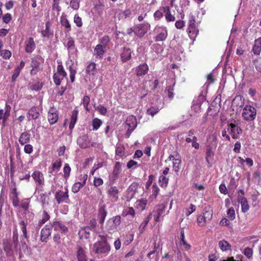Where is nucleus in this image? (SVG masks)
<instances>
[{
	"label": "nucleus",
	"mask_w": 261,
	"mask_h": 261,
	"mask_svg": "<svg viewBox=\"0 0 261 261\" xmlns=\"http://www.w3.org/2000/svg\"><path fill=\"white\" fill-rule=\"evenodd\" d=\"M89 226L90 229L91 230L93 231H96L97 230V223L96 220L95 218H93L91 220H90L89 222Z\"/></svg>",
	"instance_id": "nucleus-43"
},
{
	"label": "nucleus",
	"mask_w": 261,
	"mask_h": 261,
	"mask_svg": "<svg viewBox=\"0 0 261 261\" xmlns=\"http://www.w3.org/2000/svg\"><path fill=\"white\" fill-rule=\"evenodd\" d=\"M160 109L156 107H151L147 109V114L151 115V116H153L156 113L159 112Z\"/></svg>",
	"instance_id": "nucleus-47"
},
{
	"label": "nucleus",
	"mask_w": 261,
	"mask_h": 261,
	"mask_svg": "<svg viewBox=\"0 0 261 261\" xmlns=\"http://www.w3.org/2000/svg\"><path fill=\"white\" fill-rule=\"evenodd\" d=\"M32 176L35 181L37 182L39 185H42L43 184L44 177L43 174L40 171H34L32 174Z\"/></svg>",
	"instance_id": "nucleus-24"
},
{
	"label": "nucleus",
	"mask_w": 261,
	"mask_h": 261,
	"mask_svg": "<svg viewBox=\"0 0 261 261\" xmlns=\"http://www.w3.org/2000/svg\"><path fill=\"white\" fill-rule=\"evenodd\" d=\"M30 139V135L27 132H23L19 138V142L21 145H23L29 142Z\"/></svg>",
	"instance_id": "nucleus-29"
},
{
	"label": "nucleus",
	"mask_w": 261,
	"mask_h": 261,
	"mask_svg": "<svg viewBox=\"0 0 261 261\" xmlns=\"http://www.w3.org/2000/svg\"><path fill=\"white\" fill-rule=\"evenodd\" d=\"M3 248L6 255L8 256H11L13 254L14 246L8 241H6L3 244Z\"/></svg>",
	"instance_id": "nucleus-22"
},
{
	"label": "nucleus",
	"mask_w": 261,
	"mask_h": 261,
	"mask_svg": "<svg viewBox=\"0 0 261 261\" xmlns=\"http://www.w3.org/2000/svg\"><path fill=\"white\" fill-rule=\"evenodd\" d=\"M102 121L101 120L95 118L92 121V129L94 131L97 130L102 125Z\"/></svg>",
	"instance_id": "nucleus-33"
},
{
	"label": "nucleus",
	"mask_w": 261,
	"mask_h": 261,
	"mask_svg": "<svg viewBox=\"0 0 261 261\" xmlns=\"http://www.w3.org/2000/svg\"><path fill=\"white\" fill-rule=\"evenodd\" d=\"M110 41L109 37L108 36H105L99 39V44H98L101 45V46L106 48L107 45L110 42Z\"/></svg>",
	"instance_id": "nucleus-40"
},
{
	"label": "nucleus",
	"mask_w": 261,
	"mask_h": 261,
	"mask_svg": "<svg viewBox=\"0 0 261 261\" xmlns=\"http://www.w3.org/2000/svg\"><path fill=\"white\" fill-rule=\"evenodd\" d=\"M90 230L89 226H85L79 231V234L81 237L88 239L89 237Z\"/></svg>",
	"instance_id": "nucleus-32"
},
{
	"label": "nucleus",
	"mask_w": 261,
	"mask_h": 261,
	"mask_svg": "<svg viewBox=\"0 0 261 261\" xmlns=\"http://www.w3.org/2000/svg\"><path fill=\"white\" fill-rule=\"evenodd\" d=\"M61 23L62 26L68 29V31L71 30L70 24H69V21L66 19L65 17L63 16L61 18Z\"/></svg>",
	"instance_id": "nucleus-44"
},
{
	"label": "nucleus",
	"mask_w": 261,
	"mask_h": 261,
	"mask_svg": "<svg viewBox=\"0 0 261 261\" xmlns=\"http://www.w3.org/2000/svg\"><path fill=\"white\" fill-rule=\"evenodd\" d=\"M203 218H205L206 221L210 220L212 218L213 213L212 211L210 210V208H205L203 210Z\"/></svg>",
	"instance_id": "nucleus-39"
},
{
	"label": "nucleus",
	"mask_w": 261,
	"mask_h": 261,
	"mask_svg": "<svg viewBox=\"0 0 261 261\" xmlns=\"http://www.w3.org/2000/svg\"><path fill=\"white\" fill-rule=\"evenodd\" d=\"M83 186H84L82 184V182H76L72 186V191L74 193H76Z\"/></svg>",
	"instance_id": "nucleus-46"
},
{
	"label": "nucleus",
	"mask_w": 261,
	"mask_h": 261,
	"mask_svg": "<svg viewBox=\"0 0 261 261\" xmlns=\"http://www.w3.org/2000/svg\"><path fill=\"white\" fill-rule=\"evenodd\" d=\"M25 63L23 61H21L19 65L16 67V68L14 69V73L12 76V79L13 81H15L16 78L19 75L20 72L21 70L24 67Z\"/></svg>",
	"instance_id": "nucleus-28"
},
{
	"label": "nucleus",
	"mask_w": 261,
	"mask_h": 261,
	"mask_svg": "<svg viewBox=\"0 0 261 261\" xmlns=\"http://www.w3.org/2000/svg\"><path fill=\"white\" fill-rule=\"evenodd\" d=\"M200 21L196 19L195 16L191 13L189 16L187 32L190 37L195 38L198 33V25Z\"/></svg>",
	"instance_id": "nucleus-2"
},
{
	"label": "nucleus",
	"mask_w": 261,
	"mask_h": 261,
	"mask_svg": "<svg viewBox=\"0 0 261 261\" xmlns=\"http://www.w3.org/2000/svg\"><path fill=\"white\" fill-rule=\"evenodd\" d=\"M253 50L255 54H259L260 53L261 50V37L255 40Z\"/></svg>",
	"instance_id": "nucleus-35"
},
{
	"label": "nucleus",
	"mask_w": 261,
	"mask_h": 261,
	"mask_svg": "<svg viewBox=\"0 0 261 261\" xmlns=\"http://www.w3.org/2000/svg\"><path fill=\"white\" fill-rule=\"evenodd\" d=\"M244 254L248 258H250L253 254V250L249 247H246L244 249Z\"/></svg>",
	"instance_id": "nucleus-54"
},
{
	"label": "nucleus",
	"mask_w": 261,
	"mask_h": 261,
	"mask_svg": "<svg viewBox=\"0 0 261 261\" xmlns=\"http://www.w3.org/2000/svg\"><path fill=\"white\" fill-rule=\"evenodd\" d=\"M163 11L162 10V7L159 10L156 11L153 14L154 19L155 20H159L163 16Z\"/></svg>",
	"instance_id": "nucleus-50"
},
{
	"label": "nucleus",
	"mask_w": 261,
	"mask_h": 261,
	"mask_svg": "<svg viewBox=\"0 0 261 261\" xmlns=\"http://www.w3.org/2000/svg\"><path fill=\"white\" fill-rule=\"evenodd\" d=\"M11 107L6 104L5 109H0V120L7 119L10 115Z\"/></svg>",
	"instance_id": "nucleus-20"
},
{
	"label": "nucleus",
	"mask_w": 261,
	"mask_h": 261,
	"mask_svg": "<svg viewBox=\"0 0 261 261\" xmlns=\"http://www.w3.org/2000/svg\"><path fill=\"white\" fill-rule=\"evenodd\" d=\"M76 256L78 259V261H86L87 257L85 253V251L83 248L79 246L77 248V250L76 251Z\"/></svg>",
	"instance_id": "nucleus-26"
},
{
	"label": "nucleus",
	"mask_w": 261,
	"mask_h": 261,
	"mask_svg": "<svg viewBox=\"0 0 261 261\" xmlns=\"http://www.w3.org/2000/svg\"><path fill=\"white\" fill-rule=\"evenodd\" d=\"M241 204V208H242V211L243 213L247 212L249 209V205L248 203L247 200H245V201H243V202L240 203Z\"/></svg>",
	"instance_id": "nucleus-51"
},
{
	"label": "nucleus",
	"mask_w": 261,
	"mask_h": 261,
	"mask_svg": "<svg viewBox=\"0 0 261 261\" xmlns=\"http://www.w3.org/2000/svg\"><path fill=\"white\" fill-rule=\"evenodd\" d=\"M218 245L221 250L223 251H226L231 249L230 244L224 240L220 241Z\"/></svg>",
	"instance_id": "nucleus-31"
},
{
	"label": "nucleus",
	"mask_w": 261,
	"mask_h": 261,
	"mask_svg": "<svg viewBox=\"0 0 261 261\" xmlns=\"http://www.w3.org/2000/svg\"><path fill=\"white\" fill-rule=\"evenodd\" d=\"M77 143L82 148H89L93 145L92 142L87 135H83L79 137L77 140Z\"/></svg>",
	"instance_id": "nucleus-11"
},
{
	"label": "nucleus",
	"mask_w": 261,
	"mask_h": 261,
	"mask_svg": "<svg viewBox=\"0 0 261 261\" xmlns=\"http://www.w3.org/2000/svg\"><path fill=\"white\" fill-rule=\"evenodd\" d=\"M256 114V109L251 106L247 105L243 110L242 116L246 121L253 120L255 118Z\"/></svg>",
	"instance_id": "nucleus-6"
},
{
	"label": "nucleus",
	"mask_w": 261,
	"mask_h": 261,
	"mask_svg": "<svg viewBox=\"0 0 261 261\" xmlns=\"http://www.w3.org/2000/svg\"><path fill=\"white\" fill-rule=\"evenodd\" d=\"M70 7L74 10H77L79 8V2L77 0H71Z\"/></svg>",
	"instance_id": "nucleus-62"
},
{
	"label": "nucleus",
	"mask_w": 261,
	"mask_h": 261,
	"mask_svg": "<svg viewBox=\"0 0 261 261\" xmlns=\"http://www.w3.org/2000/svg\"><path fill=\"white\" fill-rule=\"evenodd\" d=\"M180 241L184 245H186L187 246V249H190L191 246L190 245L187 244L186 241L185 240V236H184V230L182 229L180 232Z\"/></svg>",
	"instance_id": "nucleus-59"
},
{
	"label": "nucleus",
	"mask_w": 261,
	"mask_h": 261,
	"mask_svg": "<svg viewBox=\"0 0 261 261\" xmlns=\"http://www.w3.org/2000/svg\"><path fill=\"white\" fill-rule=\"evenodd\" d=\"M100 240L95 243L93 247V251L96 254H107L111 249L110 245L108 244L107 237L103 235H99Z\"/></svg>",
	"instance_id": "nucleus-1"
},
{
	"label": "nucleus",
	"mask_w": 261,
	"mask_h": 261,
	"mask_svg": "<svg viewBox=\"0 0 261 261\" xmlns=\"http://www.w3.org/2000/svg\"><path fill=\"white\" fill-rule=\"evenodd\" d=\"M227 215L230 220H233L235 218V212L233 207H230L227 211Z\"/></svg>",
	"instance_id": "nucleus-56"
},
{
	"label": "nucleus",
	"mask_w": 261,
	"mask_h": 261,
	"mask_svg": "<svg viewBox=\"0 0 261 261\" xmlns=\"http://www.w3.org/2000/svg\"><path fill=\"white\" fill-rule=\"evenodd\" d=\"M11 52L7 49L1 51V56L5 59H9L11 57Z\"/></svg>",
	"instance_id": "nucleus-55"
},
{
	"label": "nucleus",
	"mask_w": 261,
	"mask_h": 261,
	"mask_svg": "<svg viewBox=\"0 0 261 261\" xmlns=\"http://www.w3.org/2000/svg\"><path fill=\"white\" fill-rule=\"evenodd\" d=\"M25 51L27 53H31L36 48V45L32 37H30L25 42Z\"/></svg>",
	"instance_id": "nucleus-18"
},
{
	"label": "nucleus",
	"mask_w": 261,
	"mask_h": 261,
	"mask_svg": "<svg viewBox=\"0 0 261 261\" xmlns=\"http://www.w3.org/2000/svg\"><path fill=\"white\" fill-rule=\"evenodd\" d=\"M107 214L108 212L106 210V206L105 205H103L99 208L98 211V217L99 219V223L101 225V227L103 225Z\"/></svg>",
	"instance_id": "nucleus-15"
},
{
	"label": "nucleus",
	"mask_w": 261,
	"mask_h": 261,
	"mask_svg": "<svg viewBox=\"0 0 261 261\" xmlns=\"http://www.w3.org/2000/svg\"><path fill=\"white\" fill-rule=\"evenodd\" d=\"M159 181L161 187H166L168 182V179L166 177L161 175L159 177Z\"/></svg>",
	"instance_id": "nucleus-48"
},
{
	"label": "nucleus",
	"mask_w": 261,
	"mask_h": 261,
	"mask_svg": "<svg viewBox=\"0 0 261 261\" xmlns=\"http://www.w3.org/2000/svg\"><path fill=\"white\" fill-rule=\"evenodd\" d=\"M124 147L121 145H117L116 148V156L117 160L122 158L124 155Z\"/></svg>",
	"instance_id": "nucleus-36"
},
{
	"label": "nucleus",
	"mask_w": 261,
	"mask_h": 261,
	"mask_svg": "<svg viewBox=\"0 0 261 261\" xmlns=\"http://www.w3.org/2000/svg\"><path fill=\"white\" fill-rule=\"evenodd\" d=\"M58 111L54 107L50 108L48 112L47 120L50 125L55 124L58 120Z\"/></svg>",
	"instance_id": "nucleus-12"
},
{
	"label": "nucleus",
	"mask_w": 261,
	"mask_h": 261,
	"mask_svg": "<svg viewBox=\"0 0 261 261\" xmlns=\"http://www.w3.org/2000/svg\"><path fill=\"white\" fill-rule=\"evenodd\" d=\"M138 187L139 184L137 182H134L130 185L128 189L130 191L136 193L138 191Z\"/></svg>",
	"instance_id": "nucleus-64"
},
{
	"label": "nucleus",
	"mask_w": 261,
	"mask_h": 261,
	"mask_svg": "<svg viewBox=\"0 0 261 261\" xmlns=\"http://www.w3.org/2000/svg\"><path fill=\"white\" fill-rule=\"evenodd\" d=\"M50 226L51 229H53L56 231H59L62 233H66L68 230L67 227L58 221L53 222Z\"/></svg>",
	"instance_id": "nucleus-13"
},
{
	"label": "nucleus",
	"mask_w": 261,
	"mask_h": 261,
	"mask_svg": "<svg viewBox=\"0 0 261 261\" xmlns=\"http://www.w3.org/2000/svg\"><path fill=\"white\" fill-rule=\"evenodd\" d=\"M162 10L165 14V19L167 22H173L175 20V17L171 13L170 9L169 6L162 7Z\"/></svg>",
	"instance_id": "nucleus-17"
},
{
	"label": "nucleus",
	"mask_w": 261,
	"mask_h": 261,
	"mask_svg": "<svg viewBox=\"0 0 261 261\" xmlns=\"http://www.w3.org/2000/svg\"><path fill=\"white\" fill-rule=\"evenodd\" d=\"M121 223V217L117 215L109 219L107 223L106 228L107 231L111 233L114 232Z\"/></svg>",
	"instance_id": "nucleus-3"
},
{
	"label": "nucleus",
	"mask_w": 261,
	"mask_h": 261,
	"mask_svg": "<svg viewBox=\"0 0 261 261\" xmlns=\"http://www.w3.org/2000/svg\"><path fill=\"white\" fill-rule=\"evenodd\" d=\"M150 25L148 23H141L136 27L134 33L139 38L143 37L148 31Z\"/></svg>",
	"instance_id": "nucleus-10"
},
{
	"label": "nucleus",
	"mask_w": 261,
	"mask_h": 261,
	"mask_svg": "<svg viewBox=\"0 0 261 261\" xmlns=\"http://www.w3.org/2000/svg\"><path fill=\"white\" fill-rule=\"evenodd\" d=\"M66 147L63 145L59 147L58 149V154L59 156L61 157L59 159V163H61L63 161L62 159L66 158V154H65Z\"/></svg>",
	"instance_id": "nucleus-34"
},
{
	"label": "nucleus",
	"mask_w": 261,
	"mask_h": 261,
	"mask_svg": "<svg viewBox=\"0 0 261 261\" xmlns=\"http://www.w3.org/2000/svg\"><path fill=\"white\" fill-rule=\"evenodd\" d=\"M19 224L21 225V230L23 233L22 237L28 240V236L27 230V224L23 221H21L19 222Z\"/></svg>",
	"instance_id": "nucleus-41"
},
{
	"label": "nucleus",
	"mask_w": 261,
	"mask_h": 261,
	"mask_svg": "<svg viewBox=\"0 0 261 261\" xmlns=\"http://www.w3.org/2000/svg\"><path fill=\"white\" fill-rule=\"evenodd\" d=\"M71 168L68 165H66L63 169L64 177L67 179L70 175Z\"/></svg>",
	"instance_id": "nucleus-52"
},
{
	"label": "nucleus",
	"mask_w": 261,
	"mask_h": 261,
	"mask_svg": "<svg viewBox=\"0 0 261 261\" xmlns=\"http://www.w3.org/2000/svg\"><path fill=\"white\" fill-rule=\"evenodd\" d=\"M175 26L177 29H182L185 26V22L182 20H179L175 22Z\"/></svg>",
	"instance_id": "nucleus-61"
},
{
	"label": "nucleus",
	"mask_w": 261,
	"mask_h": 261,
	"mask_svg": "<svg viewBox=\"0 0 261 261\" xmlns=\"http://www.w3.org/2000/svg\"><path fill=\"white\" fill-rule=\"evenodd\" d=\"M106 50L107 49L101 46V45L97 44L94 49L96 57L99 59L102 58L103 54L106 51Z\"/></svg>",
	"instance_id": "nucleus-23"
},
{
	"label": "nucleus",
	"mask_w": 261,
	"mask_h": 261,
	"mask_svg": "<svg viewBox=\"0 0 261 261\" xmlns=\"http://www.w3.org/2000/svg\"><path fill=\"white\" fill-rule=\"evenodd\" d=\"M121 171V164H115L113 170L112 178L115 180Z\"/></svg>",
	"instance_id": "nucleus-37"
},
{
	"label": "nucleus",
	"mask_w": 261,
	"mask_h": 261,
	"mask_svg": "<svg viewBox=\"0 0 261 261\" xmlns=\"http://www.w3.org/2000/svg\"><path fill=\"white\" fill-rule=\"evenodd\" d=\"M169 159V161L172 162L173 163H180L181 162L180 156L178 153L170 155Z\"/></svg>",
	"instance_id": "nucleus-42"
},
{
	"label": "nucleus",
	"mask_w": 261,
	"mask_h": 261,
	"mask_svg": "<svg viewBox=\"0 0 261 261\" xmlns=\"http://www.w3.org/2000/svg\"><path fill=\"white\" fill-rule=\"evenodd\" d=\"M96 65L94 63L92 62L90 63L87 67L86 68V72L90 73L91 72H93L95 69Z\"/></svg>",
	"instance_id": "nucleus-63"
},
{
	"label": "nucleus",
	"mask_w": 261,
	"mask_h": 261,
	"mask_svg": "<svg viewBox=\"0 0 261 261\" xmlns=\"http://www.w3.org/2000/svg\"><path fill=\"white\" fill-rule=\"evenodd\" d=\"M39 116V113L37 108L33 107L28 112V118L29 119H36Z\"/></svg>",
	"instance_id": "nucleus-25"
},
{
	"label": "nucleus",
	"mask_w": 261,
	"mask_h": 261,
	"mask_svg": "<svg viewBox=\"0 0 261 261\" xmlns=\"http://www.w3.org/2000/svg\"><path fill=\"white\" fill-rule=\"evenodd\" d=\"M66 76L67 73L64 70L62 65H58L57 68V71L54 73L53 76L55 84L57 86H59L62 81L64 79H67Z\"/></svg>",
	"instance_id": "nucleus-4"
},
{
	"label": "nucleus",
	"mask_w": 261,
	"mask_h": 261,
	"mask_svg": "<svg viewBox=\"0 0 261 261\" xmlns=\"http://www.w3.org/2000/svg\"><path fill=\"white\" fill-rule=\"evenodd\" d=\"M95 110L98 111L99 113L102 115H106L107 113V109L102 105L98 106L95 108Z\"/></svg>",
	"instance_id": "nucleus-53"
},
{
	"label": "nucleus",
	"mask_w": 261,
	"mask_h": 261,
	"mask_svg": "<svg viewBox=\"0 0 261 261\" xmlns=\"http://www.w3.org/2000/svg\"><path fill=\"white\" fill-rule=\"evenodd\" d=\"M90 100V97L87 95H85L82 100V103L87 111L89 110L88 105L89 104Z\"/></svg>",
	"instance_id": "nucleus-49"
},
{
	"label": "nucleus",
	"mask_w": 261,
	"mask_h": 261,
	"mask_svg": "<svg viewBox=\"0 0 261 261\" xmlns=\"http://www.w3.org/2000/svg\"><path fill=\"white\" fill-rule=\"evenodd\" d=\"M74 22L78 27H81L83 25L82 18L77 14L74 15Z\"/></svg>",
	"instance_id": "nucleus-58"
},
{
	"label": "nucleus",
	"mask_w": 261,
	"mask_h": 261,
	"mask_svg": "<svg viewBox=\"0 0 261 261\" xmlns=\"http://www.w3.org/2000/svg\"><path fill=\"white\" fill-rule=\"evenodd\" d=\"M51 229L50 225H46L41 230L40 240L43 242H46L47 238L51 234Z\"/></svg>",
	"instance_id": "nucleus-16"
},
{
	"label": "nucleus",
	"mask_w": 261,
	"mask_h": 261,
	"mask_svg": "<svg viewBox=\"0 0 261 261\" xmlns=\"http://www.w3.org/2000/svg\"><path fill=\"white\" fill-rule=\"evenodd\" d=\"M137 75L143 76L146 74L148 71V66L146 63L140 65L136 69Z\"/></svg>",
	"instance_id": "nucleus-21"
},
{
	"label": "nucleus",
	"mask_w": 261,
	"mask_h": 261,
	"mask_svg": "<svg viewBox=\"0 0 261 261\" xmlns=\"http://www.w3.org/2000/svg\"><path fill=\"white\" fill-rule=\"evenodd\" d=\"M206 160H208L209 158H211L214 155V151L213 148L211 146H207L206 147Z\"/></svg>",
	"instance_id": "nucleus-57"
},
{
	"label": "nucleus",
	"mask_w": 261,
	"mask_h": 261,
	"mask_svg": "<svg viewBox=\"0 0 261 261\" xmlns=\"http://www.w3.org/2000/svg\"><path fill=\"white\" fill-rule=\"evenodd\" d=\"M49 193H45L40 195V200L43 205L48 204Z\"/></svg>",
	"instance_id": "nucleus-45"
},
{
	"label": "nucleus",
	"mask_w": 261,
	"mask_h": 261,
	"mask_svg": "<svg viewBox=\"0 0 261 261\" xmlns=\"http://www.w3.org/2000/svg\"><path fill=\"white\" fill-rule=\"evenodd\" d=\"M126 125L128 126L126 133V137L129 138L132 132L137 126V120L134 116H128L125 121Z\"/></svg>",
	"instance_id": "nucleus-9"
},
{
	"label": "nucleus",
	"mask_w": 261,
	"mask_h": 261,
	"mask_svg": "<svg viewBox=\"0 0 261 261\" xmlns=\"http://www.w3.org/2000/svg\"><path fill=\"white\" fill-rule=\"evenodd\" d=\"M79 114V111L76 109H74L72 112L71 116L70 122L69 124V129H72L74 127L75 124L77 121V117Z\"/></svg>",
	"instance_id": "nucleus-27"
},
{
	"label": "nucleus",
	"mask_w": 261,
	"mask_h": 261,
	"mask_svg": "<svg viewBox=\"0 0 261 261\" xmlns=\"http://www.w3.org/2000/svg\"><path fill=\"white\" fill-rule=\"evenodd\" d=\"M154 31L156 34L154 38L155 42L163 41L167 38L168 32L166 27L157 25L155 27Z\"/></svg>",
	"instance_id": "nucleus-5"
},
{
	"label": "nucleus",
	"mask_w": 261,
	"mask_h": 261,
	"mask_svg": "<svg viewBox=\"0 0 261 261\" xmlns=\"http://www.w3.org/2000/svg\"><path fill=\"white\" fill-rule=\"evenodd\" d=\"M227 132L234 139L239 138V135L242 133V129L237 124L230 123L227 125Z\"/></svg>",
	"instance_id": "nucleus-8"
},
{
	"label": "nucleus",
	"mask_w": 261,
	"mask_h": 261,
	"mask_svg": "<svg viewBox=\"0 0 261 261\" xmlns=\"http://www.w3.org/2000/svg\"><path fill=\"white\" fill-rule=\"evenodd\" d=\"M42 36L44 37L49 38L52 35L50 30V25L47 22L45 24V29L41 32Z\"/></svg>",
	"instance_id": "nucleus-38"
},
{
	"label": "nucleus",
	"mask_w": 261,
	"mask_h": 261,
	"mask_svg": "<svg viewBox=\"0 0 261 261\" xmlns=\"http://www.w3.org/2000/svg\"><path fill=\"white\" fill-rule=\"evenodd\" d=\"M67 48L70 58L75 59L77 57V50L75 46L74 41L71 37H69L67 39V42L65 45Z\"/></svg>",
	"instance_id": "nucleus-7"
},
{
	"label": "nucleus",
	"mask_w": 261,
	"mask_h": 261,
	"mask_svg": "<svg viewBox=\"0 0 261 261\" xmlns=\"http://www.w3.org/2000/svg\"><path fill=\"white\" fill-rule=\"evenodd\" d=\"M55 199L59 204L62 202L67 203V200H68V191H59L57 192L55 195Z\"/></svg>",
	"instance_id": "nucleus-14"
},
{
	"label": "nucleus",
	"mask_w": 261,
	"mask_h": 261,
	"mask_svg": "<svg viewBox=\"0 0 261 261\" xmlns=\"http://www.w3.org/2000/svg\"><path fill=\"white\" fill-rule=\"evenodd\" d=\"M119 193V191L116 187H111L108 191L109 197L114 201H116L118 199Z\"/></svg>",
	"instance_id": "nucleus-19"
},
{
	"label": "nucleus",
	"mask_w": 261,
	"mask_h": 261,
	"mask_svg": "<svg viewBox=\"0 0 261 261\" xmlns=\"http://www.w3.org/2000/svg\"><path fill=\"white\" fill-rule=\"evenodd\" d=\"M69 70L70 71V79L72 83L74 81L75 79V74L76 73V71L74 69L72 68L71 66L69 67Z\"/></svg>",
	"instance_id": "nucleus-60"
},
{
	"label": "nucleus",
	"mask_w": 261,
	"mask_h": 261,
	"mask_svg": "<svg viewBox=\"0 0 261 261\" xmlns=\"http://www.w3.org/2000/svg\"><path fill=\"white\" fill-rule=\"evenodd\" d=\"M131 50L128 48H124V50L121 55V60L123 62H126L131 58Z\"/></svg>",
	"instance_id": "nucleus-30"
}]
</instances>
